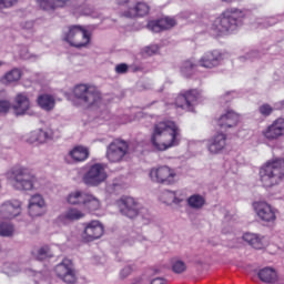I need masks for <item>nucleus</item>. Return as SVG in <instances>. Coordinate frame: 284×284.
Instances as JSON below:
<instances>
[{
    "label": "nucleus",
    "mask_w": 284,
    "mask_h": 284,
    "mask_svg": "<svg viewBox=\"0 0 284 284\" xmlns=\"http://www.w3.org/2000/svg\"><path fill=\"white\" fill-rule=\"evenodd\" d=\"M179 136H181V130L176 123L173 121L158 122L153 126L151 145L159 152H165V150L179 145Z\"/></svg>",
    "instance_id": "obj_1"
},
{
    "label": "nucleus",
    "mask_w": 284,
    "mask_h": 284,
    "mask_svg": "<svg viewBox=\"0 0 284 284\" xmlns=\"http://www.w3.org/2000/svg\"><path fill=\"white\" fill-rule=\"evenodd\" d=\"M243 19H245V11L237 8H229L213 21L211 31L216 37H223V34L234 32L236 28H241Z\"/></svg>",
    "instance_id": "obj_2"
},
{
    "label": "nucleus",
    "mask_w": 284,
    "mask_h": 284,
    "mask_svg": "<svg viewBox=\"0 0 284 284\" xmlns=\"http://www.w3.org/2000/svg\"><path fill=\"white\" fill-rule=\"evenodd\" d=\"M101 91L94 85L78 84L73 89V105L78 108H94L102 101Z\"/></svg>",
    "instance_id": "obj_3"
},
{
    "label": "nucleus",
    "mask_w": 284,
    "mask_h": 284,
    "mask_svg": "<svg viewBox=\"0 0 284 284\" xmlns=\"http://www.w3.org/2000/svg\"><path fill=\"white\" fill-rule=\"evenodd\" d=\"M284 178V160L275 159L266 162L260 169V181L263 187H274Z\"/></svg>",
    "instance_id": "obj_4"
},
{
    "label": "nucleus",
    "mask_w": 284,
    "mask_h": 284,
    "mask_svg": "<svg viewBox=\"0 0 284 284\" xmlns=\"http://www.w3.org/2000/svg\"><path fill=\"white\" fill-rule=\"evenodd\" d=\"M12 187L20 191L34 190L37 176L32 171L26 166H16L8 173Z\"/></svg>",
    "instance_id": "obj_5"
},
{
    "label": "nucleus",
    "mask_w": 284,
    "mask_h": 284,
    "mask_svg": "<svg viewBox=\"0 0 284 284\" xmlns=\"http://www.w3.org/2000/svg\"><path fill=\"white\" fill-rule=\"evenodd\" d=\"M63 41L69 43L72 48L81 50V48H88L90 33L81 26H71L68 32L64 33Z\"/></svg>",
    "instance_id": "obj_6"
},
{
    "label": "nucleus",
    "mask_w": 284,
    "mask_h": 284,
    "mask_svg": "<svg viewBox=\"0 0 284 284\" xmlns=\"http://www.w3.org/2000/svg\"><path fill=\"white\" fill-rule=\"evenodd\" d=\"M149 176L153 183L160 185H174L176 183V171L168 165L151 169Z\"/></svg>",
    "instance_id": "obj_7"
},
{
    "label": "nucleus",
    "mask_w": 284,
    "mask_h": 284,
    "mask_svg": "<svg viewBox=\"0 0 284 284\" xmlns=\"http://www.w3.org/2000/svg\"><path fill=\"white\" fill-rule=\"evenodd\" d=\"M119 210L121 215L126 216V219H136V216L145 212L143 205L132 196L121 197L119 201Z\"/></svg>",
    "instance_id": "obj_8"
},
{
    "label": "nucleus",
    "mask_w": 284,
    "mask_h": 284,
    "mask_svg": "<svg viewBox=\"0 0 284 284\" xmlns=\"http://www.w3.org/2000/svg\"><path fill=\"white\" fill-rule=\"evenodd\" d=\"M108 179V173L105 172V165L101 163H95L91 165L88 172L83 175V183L90 185L91 187H97L101 185Z\"/></svg>",
    "instance_id": "obj_9"
},
{
    "label": "nucleus",
    "mask_w": 284,
    "mask_h": 284,
    "mask_svg": "<svg viewBox=\"0 0 284 284\" xmlns=\"http://www.w3.org/2000/svg\"><path fill=\"white\" fill-rule=\"evenodd\" d=\"M116 4L121 8L128 6V10L120 12V17L125 19H134V17H145L150 12V6L145 2H138L135 6H130V0H116Z\"/></svg>",
    "instance_id": "obj_10"
},
{
    "label": "nucleus",
    "mask_w": 284,
    "mask_h": 284,
    "mask_svg": "<svg viewBox=\"0 0 284 284\" xmlns=\"http://www.w3.org/2000/svg\"><path fill=\"white\" fill-rule=\"evenodd\" d=\"M54 272L58 278H61L63 283L74 284L78 281L74 264L68 258L62 260V262L55 266Z\"/></svg>",
    "instance_id": "obj_11"
},
{
    "label": "nucleus",
    "mask_w": 284,
    "mask_h": 284,
    "mask_svg": "<svg viewBox=\"0 0 284 284\" xmlns=\"http://www.w3.org/2000/svg\"><path fill=\"white\" fill-rule=\"evenodd\" d=\"M128 150H130L128 142L123 140H114L106 149V158L111 163H119L123 161V158L128 154Z\"/></svg>",
    "instance_id": "obj_12"
},
{
    "label": "nucleus",
    "mask_w": 284,
    "mask_h": 284,
    "mask_svg": "<svg viewBox=\"0 0 284 284\" xmlns=\"http://www.w3.org/2000/svg\"><path fill=\"white\" fill-rule=\"evenodd\" d=\"M199 101V91L196 89L181 93L175 99V108H181L185 112H194V105Z\"/></svg>",
    "instance_id": "obj_13"
},
{
    "label": "nucleus",
    "mask_w": 284,
    "mask_h": 284,
    "mask_svg": "<svg viewBox=\"0 0 284 284\" xmlns=\"http://www.w3.org/2000/svg\"><path fill=\"white\" fill-rule=\"evenodd\" d=\"M253 206L258 219L264 223H274L276 221V209L267 204V202H255Z\"/></svg>",
    "instance_id": "obj_14"
},
{
    "label": "nucleus",
    "mask_w": 284,
    "mask_h": 284,
    "mask_svg": "<svg viewBox=\"0 0 284 284\" xmlns=\"http://www.w3.org/2000/svg\"><path fill=\"white\" fill-rule=\"evenodd\" d=\"M21 214V202L19 200L6 201L0 206V219L12 220Z\"/></svg>",
    "instance_id": "obj_15"
},
{
    "label": "nucleus",
    "mask_w": 284,
    "mask_h": 284,
    "mask_svg": "<svg viewBox=\"0 0 284 284\" xmlns=\"http://www.w3.org/2000/svg\"><path fill=\"white\" fill-rule=\"evenodd\" d=\"M262 134L267 141H278V139L284 134V119L278 118L275 120L264 131H262Z\"/></svg>",
    "instance_id": "obj_16"
},
{
    "label": "nucleus",
    "mask_w": 284,
    "mask_h": 284,
    "mask_svg": "<svg viewBox=\"0 0 284 284\" xmlns=\"http://www.w3.org/2000/svg\"><path fill=\"white\" fill-rule=\"evenodd\" d=\"M103 236V225L99 221H92L85 225L82 237L87 242L97 241Z\"/></svg>",
    "instance_id": "obj_17"
},
{
    "label": "nucleus",
    "mask_w": 284,
    "mask_h": 284,
    "mask_svg": "<svg viewBox=\"0 0 284 284\" xmlns=\"http://www.w3.org/2000/svg\"><path fill=\"white\" fill-rule=\"evenodd\" d=\"M221 61H223V54L219 50H213L204 53V57L200 59V65L212 70V68H219Z\"/></svg>",
    "instance_id": "obj_18"
},
{
    "label": "nucleus",
    "mask_w": 284,
    "mask_h": 284,
    "mask_svg": "<svg viewBox=\"0 0 284 284\" xmlns=\"http://www.w3.org/2000/svg\"><path fill=\"white\" fill-rule=\"evenodd\" d=\"M176 26V20L174 18L165 17L159 20H152L148 23V29L151 32H163V30H172Z\"/></svg>",
    "instance_id": "obj_19"
},
{
    "label": "nucleus",
    "mask_w": 284,
    "mask_h": 284,
    "mask_svg": "<svg viewBox=\"0 0 284 284\" xmlns=\"http://www.w3.org/2000/svg\"><path fill=\"white\" fill-rule=\"evenodd\" d=\"M227 135L224 133H217L209 140L207 150L211 154H219L223 152L227 145Z\"/></svg>",
    "instance_id": "obj_20"
},
{
    "label": "nucleus",
    "mask_w": 284,
    "mask_h": 284,
    "mask_svg": "<svg viewBox=\"0 0 284 284\" xmlns=\"http://www.w3.org/2000/svg\"><path fill=\"white\" fill-rule=\"evenodd\" d=\"M257 276L262 283L267 284H284L283 278H278V273H276V270L274 267H264L258 271Z\"/></svg>",
    "instance_id": "obj_21"
},
{
    "label": "nucleus",
    "mask_w": 284,
    "mask_h": 284,
    "mask_svg": "<svg viewBox=\"0 0 284 284\" xmlns=\"http://www.w3.org/2000/svg\"><path fill=\"white\" fill-rule=\"evenodd\" d=\"M14 101L13 110L16 116H23L30 110V98H28V93H18Z\"/></svg>",
    "instance_id": "obj_22"
},
{
    "label": "nucleus",
    "mask_w": 284,
    "mask_h": 284,
    "mask_svg": "<svg viewBox=\"0 0 284 284\" xmlns=\"http://www.w3.org/2000/svg\"><path fill=\"white\" fill-rule=\"evenodd\" d=\"M240 121L241 116L239 115V113L234 111H227L219 119L217 125H220V128H222L223 130H227L230 128H236Z\"/></svg>",
    "instance_id": "obj_23"
},
{
    "label": "nucleus",
    "mask_w": 284,
    "mask_h": 284,
    "mask_svg": "<svg viewBox=\"0 0 284 284\" xmlns=\"http://www.w3.org/2000/svg\"><path fill=\"white\" fill-rule=\"evenodd\" d=\"M69 156L73 163H83L90 156V150L85 146H75L69 152Z\"/></svg>",
    "instance_id": "obj_24"
},
{
    "label": "nucleus",
    "mask_w": 284,
    "mask_h": 284,
    "mask_svg": "<svg viewBox=\"0 0 284 284\" xmlns=\"http://www.w3.org/2000/svg\"><path fill=\"white\" fill-rule=\"evenodd\" d=\"M37 103L41 110H44V112H52L54 105H57V100H54V97L44 93L38 97Z\"/></svg>",
    "instance_id": "obj_25"
},
{
    "label": "nucleus",
    "mask_w": 284,
    "mask_h": 284,
    "mask_svg": "<svg viewBox=\"0 0 284 284\" xmlns=\"http://www.w3.org/2000/svg\"><path fill=\"white\" fill-rule=\"evenodd\" d=\"M70 1L72 0H38V3L42 10H57L70 6Z\"/></svg>",
    "instance_id": "obj_26"
},
{
    "label": "nucleus",
    "mask_w": 284,
    "mask_h": 284,
    "mask_svg": "<svg viewBox=\"0 0 284 284\" xmlns=\"http://www.w3.org/2000/svg\"><path fill=\"white\" fill-rule=\"evenodd\" d=\"M88 194L89 193L84 191H73L68 196V203H70V205H84Z\"/></svg>",
    "instance_id": "obj_27"
},
{
    "label": "nucleus",
    "mask_w": 284,
    "mask_h": 284,
    "mask_svg": "<svg viewBox=\"0 0 284 284\" xmlns=\"http://www.w3.org/2000/svg\"><path fill=\"white\" fill-rule=\"evenodd\" d=\"M243 240L251 245V247H254V250H263L265 247V244L263 243V240L258 237V235L253 233H245L243 235Z\"/></svg>",
    "instance_id": "obj_28"
},
{
    "label": "nucleus",
    "mask_w": 284,
    "mask_h": 284,
    "mask_svg": "<svg viewBox=\"0 0 284 284\" xmlns=\"http://www.w3.org/2000/svg\"><path fill=\"white\" fill-rule=\"evenodd\" d=\"M186 203L191 210H203L205 197L201 194H193L187 197Z\"/></svg>",
    "instance_id": "obj_29"
},
{
    "label": "nucleus",
    "mask_w": 284,
    "mask_h": 284,
    "mask_svg": "<svg viewBox=\"0 0 284 284\" xmlns=\"http://www.w3.org/2000/svg\"><path fill=\"white\" fill-rule=\"evenodd\" d=\"M162 199L166 205H181L183 197L176 195V192L166 190L162 194Z\"/></svg>",
    "instance_id": "obj_30"
},
{
    "label": "nucleus",
    "mask_w": 284,
    "mask_h": 284,
    "mask_svg": "<svg viewBox=\"0 0 284 284\" xmlns=\"http://www.w3.org/2000/svg\"><path fill=\"white\" fill-rule=\"evenodd\" d=\"M83 207L84 210H89V212H97V210H101V201L97 196L88 193Z\"/></svg>",
    "instance_id": "obj_31"
},
{
    "label": "nucleus",
    "mask_w": 284,
    "mask_h": 284,
    "mask_svg": "<svg viewBox=\"0 0 284 284\" xmlns=\"http://www.w3.org/2000/svg\"><path fill=\"white\" fill-rule=\"evenodd\" d=\"M32 255L36 261H45L47 258H52V256H54V254H52V250H50V246L48 245L33 251Z\"/></svg>",
    "instance_id": "obj_32"
},
{
    "label": "nucleus",
    "mask_w": 284,
    "mask_h": 284,
    "mask_svg": "<svg viewBox=\"0 0 284 284\" xmlns=\"http://www.w3.org/2000/svg\"><path fill=\"white\" fill-rule=\"evenodd\" d=\"M0 236L3 239L14 236V225L10 222H0Z\"/></svg>",
    "instance_id": "obj_33"
},
{
    "label": "nucleus",
    "mask_w": 284,
    "mask_h": 284,
    "mask_svg": "<svg viewBox=\"0 0 284 284\" xmlns=\"http://www.w3.org/2000/svg\"><path fill=\"white\" fill-rule=\"evenodd\" d=\"M67 6H73V8L79 10L80 14H84L85 17H89V14H92L93 12L92 6L81 4L78 0H71Z\"/></svg>",
    "instance_id": "obj_34"
},
{
    "label": "nucleus",
    "mask_w": 284,
    "mask_h": 284,
    "mask_svg": "<svg viewBox=\"0 0 284 284\" xmlns=\"http://www.w3.org/2000/svg\"><path fill=\"white\" fill-rule=\"evenodd\" d=\"M172 271L174 274H183L184 272H187V264L183 260L174 257L172 260Z\"/></svg>",
    "instance_id": "obj_35"
},
{
    "label": "nucleus",
    "mask_w": 284,
    "mask_h": 284,
    "mask_svg": "<svg viewBox=\"0 0 284 284\" xmlns=\"http://www.w3.org/2000/svg\"><path fill=\"white\" fill-rule=\"evenodd\" d=\"M195 71H196V64H194V62L190 60H186L183 62L181 67V73L183 74V77L190 78L192 77V74H194Z\"/></svg>",
    "instance_id": "obj_36"
},
{
    "label": "nucleus",
    "mask_w": 284,
    "mask_h": 284,
    "mask_svg": "<svg viewBox=\"0 0 284 284\" xmlns=\"http://www.w3.org/2000/svg\"><path fill=\"white\" fill-rule=\"evenodd\" d=\"M63 216L67 221H79L80 219H83L85 214L79 211V209H69Z\"/></svg>",
    "instance_id": "obj_37"
},
{
    "label": "nucleus",
    "mask_w": 284,
    "mask_h": 284,
    "mask_svg": "<svg viewBox=\"0 0 284 284\" xmlns=\"http://www.w3.org/2000/svg\"><path fill=\"white\" fill-rule=\"evenodd\" d=\"M38 133V143H48V141H52V136L54 133H52V130H45L42 129L37 130Z\"/></svg>",
    "instance_id": "obj_38"
},
{
    "label": "nucleus",
    "mask_w": 284,
    "mask_h": 284,
    "mask_svg": "<svg viewBox=\"0 0 284 284\" xmlns=\"http://www.w3.org/2000/svg\"><path fill=\"white\" fill-rule=\"evenodd\" d=\"M21 79V70L19 69H12L4 75V81L8 83H16V81H19Z\"/></svg>",
    "instance_id": "obj_39"
},
{
    "label": "nucleus",
    "mask_w": 284,
    "mask_h": 284,
    "mask_svg": "<svg viewBox=\"0 0 284 284\" xmlns=\"http://www.w3.org/2000/svg\"><path fill=\"white\" fill-rule=\"evenodd\" d=\"M29 214L30 216H43L45 214V206L32 205L29 204Z\"/></svg>",
    "instance_id": "obj_40"
},
{
    "label": "nucleus",
    "mask_w": 284,
    "mask_h": 284,
    "mask_svg": "<svg viewBox=\"0 0 284 284\" xmlns=\"http://www.w3.org/2000/svg\"><path fill=\"white\" fill-rule=\"evenodd\" d=\"M29 205H38L45 207V201L43 200V196L36 194L30 199Z\"/></svg>",
    "instance_id": "obj_41"
},
{
    "label": "nucleus",
    "mask_w": 284,
    "mask_h": 284,
    "mask_svg": "<svg viewBox=\"0 0 284 284\" xmlns=\"http://www.w3.org/2000/svg\"><path fill=\"white\" fill-rule=\"evenodd\" d=\"M258 112L260 114H262V116H270V114L274 112V109L272 108V105L265 103L258 108Z\"/></svg>",
    "instance_id": "obj_42"
},
{
    "label": "nucleus",
    "mask_w": 284,
    "mask_h": 284,
    "mask_svg": "<svg viewBox=\"0 0 284 284\" xmlns=\"http://www.w3.org/2000/svg\"><path fill=\"white\" fill-rule=\"evenodd\" d=\"M27 143H30L31 145L34 143H39V133L36 131H31L29 134L26 136Z\"/></svg>",
    "instance_id": "obj_43"
},
{
    "label": "nucleus",
    "mask_w": 284,
    "mask_h": 284,
    "mask_svg": "<svg viewBox=\"0 0 284 284\" xmlns=\"http://www.w3.org/2000/svg\"><path fill=\"white\" fill-rule=\"evenodd\" d=\"M12 104L8 100H0V114H8Z\"/></svg>",
    "instance_id": "obj_44"
},
{
    "label": "nucleus",
    "mask_w": 284,
    "mask_h": 284,
    "mask_svg": "<svg viewBox=\"0 0 284 284\" xmlns=\"http://www.w3.org/2000/svg\"><path fill=\"white\" fill-rule=\"evenodd\" d=\"M261 58V53H258V51H251L248 53H246L244 57H241V61L247 60V61H254V59H260Z\"/></svg>",
    "instance_id": "obj_45"
},
{
    "label": "nucleus",
    "mask_w": 284,
    "mask_h": 284,
    "mask_svg": "<svg viewBox=\"0 0 284 284\" xmlns=\"http://www.w3.org/2000/svg\"><path fill=\"white\" fill-rule=\"evenodd\" d=\"M129 70H130V65H128V63H120L115 65L116 74H128Z\"/></svg>",
    "instance_id": "obj_46"
},
{
    "label": "nucleus",
    "mask_w": 284,
    "mask_h": 284,
    "mask_svg": "<svg viewBox=\"0 0 284 284\" xmlns=\"http://www.w3.org/2000/svg\"><path fill=\"white\" fill-rule=\"evenodd\" d=\"M17 3H19V0H0V10L12 8L13 6H17Z\"/></svg>",
    "instance_id": "obj_47"
},
{
    "label": "nucleus",
    "mask_w": 284,
    "mask_h": 284,
    "mask_svg": "<svg viewBox=\"0 0 284 284\" xmlns=\"http://www.w3.org/2000/svg\"><path fill=\"white\" fill-rule=\"evenodd\" d=\"M132 274V266H125L120 272V278L124 281V278H128Z\"/></svg>",
    "instance_id": "obj_48"
},
{
    "label": "nucleus",
    "mask_w": 284,
    "mask_h": 284,
    "mask_svg": "<svg viewBox=\"0 0 284 284\" xmlns=\"http://www.w3.org/2000/svg\"><path fill=\"white\" fill-rule=\"evenodd\" d=\"M4 270H11V272H17V264L14 263H4Z\"/></svg>",
    "instance_id": "obj_49"
},
{
    "label": "nucleus",
    "mask_w": 284,
    "mask_h": 284,
    "mask_svg": "<svg viewBox=\"0 0 284 284\" xmlns=\"http://www.w3.org/2000/svg\"><path fill=\"white\" fill-rule=\"evenodd\" d=\"M149 54H156L159 52V45H151L148 48Z\"/></svg>",
    "instance_id": "obj_50"
},
{
    "label": "nucleus",
    "mask_w": 284,
    "mask_h": 284,
    "mask_svg": "<svg viewBox=\"0 0 284 284\" xmlns=\"http://www.w3.org/2000/svg\"><path fill=\"white\" fill-rule=\"evenodd\" d=\"M151 284H165V278L156 277L151 281Z\"/></svg>",
    "instance_id": "obj_51"
},
{
    "label": "nucleus",
    "mask_w": 284,
    "mask_h": 284,
    "mask_svg": "<svg viewBox=\"0 0 284 284\" xmlns=\"http://www.w3.org/2000/svg\"><path fill=\"white\" fill-rule=\"evenodd\" d=\"M33 26L34 24L32 22H26L24 24H22V28H26V30H32Z\"/></svg>",
    "instance_id": "obj_52"
},
{
    "label": "nucleus",
    "mask_w": 284,
    "mask_h": 284,
    "mask_svg": "<svg viewBox=\"0 0 284 284\" xmlns=\"http://www.w3.org/2000/svg\"><path fill=\"white\" fill-rule=\"evenodd\" d=\"M131 284H143V278L136 277V278H134V280L132 281Z\"/></svg>",
    "instance_id": "obj_53"
},
{
    "label": "nucleus",
    "mask_w": 284,
    "mask_h": 284,
    "mask_svg": "<svg viewBox=\"0 0 284 284\" xmlns=\"http://www.w3.org/2000/svg\"><path fill=\"white\" fill-rule=\"evenodd\" d=\"M36 276H38L39 278H41L43 276V273L42 272H37L36 273Z\"/></svg>",
    "instance_id": "obj_54"
},
{
    "label": "nucleus",
    "mask_w": 284,
    "mask_h": 284,
    "mask_svg": "<svg viewBox=\"0 0 284 284\" xmlns=\"http://www.w3.org/2000/svg\"><path fill=\"white\" fill-rule=\"evenodd\" d=\"M223 3H233L234 0H221Z\"/></svg>",
    "instance_id": "obj_55"
},
{
    "label": "nucleus",
    "mask_w": 284,
    "mask_h": 284,
    "mask_svg": "<svg viewBox=\"0 0 284 284\" xmlns=\"http://www.w3.org/2000/svg\"><path fill=\"white\" fill-rule=\"evenodd\" d=\"M1 65H3V62H2V61H0V68H1Z\"/></svg>",
    "instance_id": "obj_56"
},
{
    "label": "nucleus",
    "mask_w": 284,
    "mask_h": 284,
    "mask_svg": "<svg viewBox=\"0 0 284 284\" xmlns=\"http://www.w3.org/2000/svg\"><path fill=\"white\" fill-rule=\"evenodd\" d=\"M3 252V250L1 248V246H0V254Z\"/></svg>",
    "instance_id": "obj_57"
}]
</instances>
